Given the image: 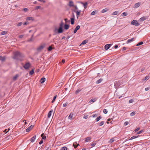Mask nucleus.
Returning a JSON list of instances; mask_svg holds the SVG:
<instances>
[{
	"label": "nucleus",
	"instance_id": "obj_1",
	"mask_svg": "<svg viewBox=\"0 0 150 150\" xmlns=\"http://www.w3.org/2000/svg\"><path fill=\"white\" fill-rule=\"evenodd\" d=\"M24 57L23 54L18 51H16L14 53V56L13 58L14 59L21 61L23 60Z\"/></svg>",
	"mask_w": 150,
	"mask_h": 150
},
{
	"label": "nucleus",
	"instance_id": "obj_2",
	"mask_svg": "<svg viewBox=\"0 0 150 150\" xmlns=\"http://www.w3.org/2000/svg\"><path fill=\"white\" fill-rule=\"evenodd\" d=\"M131 23L132 24L136 26H138L139 25V23L135 20H133Z\"/></svg>",
	"mask_w": 150,
	"mask_h": 150
},
{
	"label": "nucleus",
	"instance_id": "obj_3",
	"mask_svg": "<svg viewBox=\"0 0 150 150\" xmlns=\"http://www.w3.org/2000/svg\"><path fill=\"white\" fill-rule=\"evenodd\" d=\"M30 64L29 62H27L23 66V67L26 69H28L30 66Z\"/></svg>",
	"mask_w": 150,
	"mask_h": 150
},
{
	"label": "nucleus",
	"instance_id": "obj_4",
	"mask_svg": "<svg viewBox=\"0 0 150 150\" xmlns=\"http://www.w3.org/2000/svg\"><path fill=\"white\" fill-rule=\"evenodd\" d=\"M45 47V45H42L40 46H39V47H38L37 48V50L38 51H40L41 50H42L44 47Z\"/></svg>",
	"mask_w": 150,
	"mask_h": 150
},
{
	"label": "nucleus",
	"instance_id": "obj_5",
	"mask_svg": "<svg viewBox=\"0 0 150 150\" xmlns=\"http://www.w3.org/2000/svg\"><path fill=\"white\" fill-rule=\"evenodd\" d=\"M56 30H57L58 33H61L63 32V29L62 28H59L58 30L56 29L55 30V32Z\"/></svg>",
	"mask_w": 150,
	"mask_h": 150
},
{
	"label": "nucleus",
	"instance_id": "obj_6",
	"mask_svg": "<svg viewBox=\"0 0 150 150\" xmlns=\"http://www.w3.org/2000/svg\"><path fill=\"white\" fill-rule=\"evenodd\" d=\"M120 85V83L119 81H116L114 83V86L115 88L118 87Z\"/></svg>",
	"mask_w": 150,
	"mask_h": 150
},
{
	"label": "nucleus",
	"instance_id": "obj_7",
	"mask_svg": "<svg viewBox=\"0 0 150 150\" xmlns=\"http://www.w3.org/2000/svg\"><path fill=\"white\" fill-rule=\"evenodd\" d=\"M148 17L146 16L142 17L139 19V21L140 22L143 21L146 19Z\"/></svg>",
	"mask_w": 150,
	"mask_h": 150
},
{
	"label": "nucleus",
	"instance_id": "obj_8",
	"mask_svg": "<svg viewBox=\"0 0 150 150\" xmlns=\"http://www.w3.org/2000/svg\"><path fill=\"white\" fill-rule=\"evenodd\" d=\"M112 45V44H111L106 45L105 46V49L106 50H108Z\"/></svg>",
	"mask_w": 150,
	"mask_h": 150
},
{
	"label": "nucleus",
	"instance_id": "obj_9",
	"mask_svg": "<svg viewBox=\"0 0 150 150\" xmlns=\"http://www.w3.org/2000/svg\"><path fill=\"white\" fill-rule=\"evenodd\" d=\"M80 28V26L79 25H77L76 28H75V29H74V33H76V32Z\"/></svg>",
	"mask_w": 150,
	"mask_h": 150
},
{
	"label": "nucleus",
	"instance_id": "obj_10",
	"mask_svg": "<svg viewBox=\"0 0 150 150\" xmlns=\"http://www.w3.org/2000/svg\"><path fill=\"white\" fill-rule=\"evenodd\" d=\"M36 138V135H34L33 137H32L30 139V141L31 142H33L35 141Z\"/></svg>",
	"mask_w": 150,
	"mask_h": 150
},
{
	"label": "nucleus",
	"instance_id": "obj_11",
	"mask_svg": "<svg viewBox=\"0 0 150 150\" xmlns=\"http://www.w3.org/2000/svg\"><path fill=\"white\" fill-rule=\"evenodd\" d=\"M34 126L33 125H32L29 127L27 129H26V131L27 132H28L30 131V130L32 129L33 127Z\"/></svg>",
	"mask_w": 150,
	"mask_h": 150
},
{
	"label": "nucleus",
	"instance_id": "obj_12",
	"mask_svg": "<svg viewBox=\"0 0 150 150\" xmlns=\"http://www.w3.org/2000/svg\"><path fill=\"white\" fill-rule=\"evenodd\" d=\"M52 112L53 110H51L49 112L47 115V117L48 118L50 117Z\"/></svg>",
	"mask_w": 150,
	"mask_h": 150
},
{
	"label": "nucleus",
	"instance_id": "obj_13",
	"mask_svg": "<svg viewBox=\"0 0 150 150\" xmlns=\"http://www.w3.org/2000/svg\"><path fill=\"white\" fill-rule=\"evenodd\" d=\"M46 79L45 78L43 77L40 80V82L42 83H43L45 81Z\"/></svg>",
	"mask_w": 150,
	"mask_h": 150
},
{
	"label": "nucleus",
	"instance_id": "obj_14",
	"mask_svg": "<svg viewBox=\"0 0 150 150\" xmlns=\"http://www.w3.org/2000/svg\"><path fill=\"white\" fill-rule=\"evenodd\" d=\"M26 19L27 21H30V20L33 21L34 20V19L32 17H28Z\"/></svg>",
	"mask_w": 150,
	"mask_h": 150
},
{
	"label": "nucleus",
	"instance_id": "obj_15",
	"mask_svg": "<svg viewBox=\"0 0 150 150\" xmlns=\"http://www.w3.org/2000/svg\"><path fill=\"white\" fill-rule=\"evenodd\" d=\"M103 80V79H100L98 80L96 82V83L97 84H99Z\"/></svg>",
	"mask_w": 150,
	"mask_h": 150
},
{
	"label": "nucleus",
	"instance_id": "obj_16",
	"mask_svg": "<svg viewBox=\"0 0 150 150\" xmlns=\"http://www.w3.org/2000/svg\"><path fill=\"white\" fill-rule=\"evenodd\" d=\"M69 6L70 7H73L74 6L73 2L72 1H70L69 2Z\"/></svg>",
	"mask_w": 150,
	"mask_h": 150
},
{
	"label": "nucleus",
	"instance_id": "obj_17",
	"mask_svg": "<svg viewBox=\"0 0 150 150\" xmlns=\"http://www.w3.org/2000/svg\"><path fill=\"white\" fill-rule=\"evenodd\" d=\"M134 38H131V39H128L127 42V43H128L129 42H132L133 41H134Z\"/></svg>",
	"mask_w": 150,
	"mask_h": 150
},
{
	"label": "nucleus",
	"instance_id": "obj_18",
	"mask_svg": "<svg viewBox=\"0 0 150 150\" xmlns=\"http://www.w3.org/2000/svg\"><path fill=\"white\" fill-rule=\"evenodd\" d=\"M74 11L75 12H76L75 11ZM80 12H81V10H80L79 11H78L76 12L77 18H78V16L80 14Z\"/></svg>",
	"mask_w": 150,
	"mask_h": 150
},
{
	"label": "nucleus",
	"instance_id": "obj_19",
	"mask_svg": "<svg viewBox=\"0 0 150 150\" xmlns=\"http://www.w3.org/2000/svg\"><path fill=\"white\" fill-rule=\"evenodd\" d=\"M91 139V137H88L85 140V141L86 142H87L89 141Z\"/></svg>",
	"mask_w": 150,
	"mask_h": 150
},
{
	"label": "nucleus",
	"instance_id": "obj_20",
	"mask_svg": "<svg viewBox=\"0 0 150 150\" xmlns=\"http://www.w3.org/2000/svg\"><path fill=\"white\" fill-rule=\"evenodd\" d=\"M74 18H71V24L73 25L74 23Z\"/></svg>",
	"mask_w": 150,
	"mask_h": 150
},
{
	"label": "nucleus",
	"instance_id": "obj_21",
	"mask_svg": "<svg viewBox=\"0 0 150 150\" xmlns=\"http://www.w3.org/2000/svg\"><path fill=\"white\" fill-rule=\"evenodd\" d=\"M69 28V25L65 24L64 25V28L66 30H67Z\"/></svg>",
	"mask_w": 150,
	"mask_h": 150
},
{
	"label": "nucleus",
	"instance_id": "obj_22",
	"mask_svg": "<svg viewBox=\"0 0 150 150\" xmlns=\"http://www.w3.org/2000/svg\"><path fill=\"white\" fill-rule=\"evenodd\" d=\"M44 133H42L41 134V137H42V139H46V137L45 136H44Z\"/></svg>",
	"mask_w": 150,
	"mask_h": 150
},
{
	"label": "nucleus",
	"instance_id": "obj_23",
	"mask_svg": "<svg viewBox=\"0 0 150 150\" xmlns=\"http://www.w3.org/2000/svg\"><path fill=\"white\" fill-rule=\"evenodd\" d=\"M138 136H133V137H132L130 138L128 140H131L134 139L135 138H137L138 137Z\"/></svg>",
	"mask_w": 150,
	"mask_h": 150
},
{
	"label": "nucleus",
	"instance_id": "obj_24",
	"mask_svg": "<svg viewBox=\"0 0 150 150\" xmlns=\"http://www.w3.org/2000/svg\"><path fill=\"white\" fill-rule=\"evenodd\" d=\"M88 41L87 40H84L83 41L81 45V44L85 45L88 42Z\"/></svg>",
	"mask_w": 150,
	"mask_h": 150
},
{
	"label": "nucleus",
	"instance_id": "obj_25",
	"mask_svg": "<svg viewBox=\"0 0 150 150\" xmlns=\"http://www.w3.org/2000/svg\"><path fill=\"white\" fill-rule=\"evenodd\" d=\"M5 58L4 57H3L1 56H0V60L2 61H4L5 60Z\"/></svg>",
	"mask_w": 150,
	"mask_h": 150
},
{
	"label": "nucleus",
	"instance_id": "obj_26",
	"mask_svg": "<svg viewBox=\"0 0 150 150\" xmlns=\"http://www.w3.org/2000/svg\"><path fill=\"white\" fill-rule=\"evenodd\" d=\"M108 8H105V9L102 10L101 12L103 13H105V12H107V11H108Z\"/></svg>",
	"mask_w": 150,
	"mask_h": 150
},
{
	"label": "nucleus",
	"instance_id": "obj_27",
	"mask_svg": "<svg viewBox=\"0 0 150 150\" xmlns=\"http://www.w3.org/2000/svg\"><path fill=\"white\" fill-rule=\"evenodd\" d=\"M140 3H137L135 4V8H137L139 7L140 6Z\"/></svg>",
	"mask_w": 150,
	"mask_h": 150
},
{
	"label": "nucleus",
	"instance_id": "obj_28",
	"mask_svg": "<svg viewBox=\"0 0 150 150\" xmlns=\"http://www.w3.org/2000/svg\"><path fill=\"white\" fill-rule=\"evenodd\" d=\"M101 116H100L98 117L96 119V122L98 121L101 119Z\"/></svg>",
	"mask_w": 150,
	"mask_h": 150
},
{
	"label": "nucleus",
	"instance_id": "obj_29",
	"mask_svg": "<svg viewBox=\"0 0 150 150\" xmlns=\"http://www.w3.org/2000/svg\"><path fill=\"white\" fill-rule=\"evenodd\" d=\"M19 75L18 74H16L15 76H14L13 77V80H16L17 78L18 77Z\"/></svg>",
	"mask_w": 150,
	"mask_h": 150
},
{
	"label": "nucleus",
	"instance_id": "obj_30",
	"mask_svg": "<svg viewBox=\"0 0 150 150\" xmlns=\"http://www.w3.org/2000/svg\"><path fill=\"white\" fill-rule=\"evenodd\" d=\"M34 69H33L31 70V71H30V72L29 74L30 75H32L34 73Z\"/></svg>",
	"mask_w": 150,
	"mask_h": 150
},
{
	"label": "nucleus",
	"instance_id": "obj_31",
	"mask_svg": "<svg viewBox=\"0 0 150 150\" xmlns=\"http://www.w3.org/2000/svg\"><path fill=\"white\" fill-rule=\"evenodd\" d=\"M96 99H91L89 101V103H91V102H94L96 101Z\"/></svg>",
	"mask_w": 150,
	"mask_h": 150
},
{
	"label": "nucleus",
	"instance_id": "obj_32",
	"mask_svg": "<svg viewBox=\"0 0 150 150\" xmlns=\"http://www.w3.org/2000/svg\"><path fill=\"white\" fill-rule=\"evenodd\" d=\"M73 115L71 113L69 116L68 117V118L69 119H71L72 117L73 116Z\"/></svg>",
	"mask_w": 150,
	"mask_h": 150
},
{
	"label": "nucleus",
	"instance_id": "obj_33",
	"mask_svg": "<svg viewBox=\"0 0 150 150\" xmlns=\"http://www.w3.org/2000/svg\"><path fill=\"white\" fill-rule=\"evenodd\" d=\"M63 24H63V22H62V21L61 22V23L59 25V28H62V27H63Z\"/></svg>",
	"mask_w": 150,
	"mask_h": 150
},
{
	"label": "nucleus",
	"instance_id": "obj_34",
	"mask_svg": "<svg viewBox=\"0 0 150 150\" xmlns=\"http://www.w3.org/2000/svg\"><path fill=\"white\" fill-rule=\"evenodd\" d=\"M56 97H57V95H56L54 97L52 101V103H53L54 102V101L55 100V99L56 98Z\"/></svg>",
	"mask_w": 150,
	"mask_h": 150
},
{
	"label": "nucleus",
	"instance_id": "obj_35",
	"mask_svg": "<svg viewBox=\"0 0 150 150\" xmlns=\"http://www.w3.org/2000/svg\"><path fill=\"white\" fill-rule=\"evenodd\" d=\"M81 91V89H79L77 90L75 92V93L76 94L78 93Z\"/></svg>",
	"mask_w": 150,
	"mask_h": 150
},
{
	"label": "nucleus",
	"instance_id": "obj_36",
	"mask_svg": "<svg viewBox=\"0 0 150 150\" xmlns=\"http://www.w3.org/2000/svg\"><path fill=\"white\" fill-rule=\"evenodd\" d=\"M143 44V43L142 42H139L138 43H137L136 45V46H139L140 45H141Z\"/></svg>",
	"mask_w": 150,
	"mask_h": 150
},
{
	"label": "nucleus",
	"instance_id": "obj_37",
	"mask_svg": "<svg viewBox=\"0 0 150 150\" xmlns=\"http://www.w3.org/2000/svg\"><path fill=\"white\" fill-rule=\"evenodd\" d=\"M7 33V32L6 31H3L1 32V34L2 35H4L6 34Z\"/></svg>",
	"mask_w": 150,
	"mask_h": 150
},
{
	"label": "nucleus",
	"instance_id": "obj_38",
	"mask_svg": "<svg viewBox=\"0 0 150 150\" xmlns=\"http://www.w3.org/2000/svg\"><path fill=\"white\" fill-rule=\"evenodd\" d=\"M117 13H118V11H115L112 13V15H117Z\"/></svg>",
	"mask_w": 150,
	"mask_h": 150
},
{
	"label": "nucleus",
	"instance_id": "obj_39",
	"mask_svg": "<svg viewBox=\"0 0 150 150\" xmlns=\"http://www.w3.org/2000/svg\"><path fill=\"white\" fill-rule=\"evenodd\" d=\"M96 11H93L91 13V15H94L96 14Z\"/></svg>",
	"mask_w": 150,
	"mask_h": 150
},
{
	"label": "nucleus",
	"instance_id": "obj_40",
	"mask_svg": "<svg viewBox=\"0 0 150 150\" xmlns=\"http://www.w3.org/2000/svg\"><path fill=\"white\" fill-rule=\"evenodd\" d=\"M52 49V47L51 46H50L47 48V50L48 51H51Z\"/></svg>",
	"mask_w": 150,
	"mask_h": 150
},
{
	"label": "nucleus",
	"instance_id": "obj_41",
	"mask_svg": "<svg viewBox=\"0 0 150 150\" xmlns=\"http://www.w3.org/2000/svg\"><path fill=\"white\" fill-rule=\"evenodd\" d=\"M60 150H67V148L65 146L63 147Z\"/></svg>",
	"mask_w": 150,
	"mask_h": 150
},
{
	"label": "nucleus",
	"instance_id": "obj_42",
	"mask_svg": "<svg viewBox=\"0 0 150 150\" xmlns=\"http://www.w3.org/2000/svg\"><path fill=\"white\" fill-rule=\"evenodd\" d=\"M104 122L103 121H101L100 123H99V126H101L103 125L104 124Z\"/></svg>",
	"mask_w": 150,
	"mask_h": 150
},
{
	"label": "nucleus",
	"instance_id": "obj_43",
	"mask_svg": "<svg viewBox=\"0 0 150 150\" xmlns=\"http://www.w3.org/2000/svg\"><path fill=\"white\" fill-rule=\"evenodd\" d=\"M127 13L125 12H123L122 13V16H126L127 15Z\"/></svg>",
	"mask_w": 150,
	"mask_h": 150
},
{
	"label": "nucleus",
	"instance_id": "obj_44",
	"mask_svg": "<svg viewBox=\"0 0 150 150\" xmlns=\"http://www.w3.org/2000/svg\"><path fill=\"white\" fill-rule=\"evenodd\" d=\"M22 24L23 23L22 22H19L17 24V26H21Z\"/></svg>",
	"mask_w": 150,
	"mask_h": 150
},
{
	"label": "nucleus",
	"instance_id": "obj_45",
	"mask_svg": "<svg viewBox=\"0 0 150 150\" xmlns=\"http://www.w3.org/2000/svg\"><path fill=\"white\" fill-rule=\"evenodd\" d=\"M143 131V130H140V131H139V132H138L137 134H139L141 133Z\"/></svg>",
	"mask_w": 150,
	"mask_h": 150
},
{
	"label": "nucleus",
	"instance_id": "obj_46",
	"mask_svg": "<svg viewBox=\"0 0 150 150\" xmlns=\"http://www.w3.org/2000/svg\"><path fill=\"white\" fill-rule=\"evenodd\" d=\"M96 145V143H91V146L92 147H94Z\"/></svg>",
	"mask_w": 150,
	"mask_h": 150
},
{
	"label": "nucleus",
	"instance_id": "obj_47",
	"mask_svg": "<svg viewBox=\"0 0 150 150\" xmlns=\"http://www.w3.org/2000/svg\"><path fill=\"white\" fill-rule=\"evenodd\" d=\"M135 114V113L134 112H133L130 113V115L131 116H133Z\"/></svg>",
	"mask_w": 150,
	"mask_h": 150
},
{
	"label": "nucleus",
	"instance_id": "obj_48",
	"mask_svg": "<svg viewBox=\"0 0 150 150\" xmlns=\"http://www.w3.org/2000/svg\"><path fill=\"white\" fill-rule=\"evenodd\" d=\"M68 104V103L67 102L65 103H64L63 105V107H65Z\"/></svg>",
	"mask_w": 150,
	"mask_h": 150
},
{
	"label": "nucleus",
	"instance_id": "obj_49",
	"mask_svg": "<svg viewBox=\"0 0 150 150\" xmlns=\"http://www.w3.org/2000/svg\"><path fill=\"white\" fill-rule=\"evenodd\" d=\"M83 4L84 8H86V5L87 4V2H86L85 3H83Z\"/></svg>",
	"mask_w": 150,
	"mask_h": 150
},
{
	"label": "nucleus",
	"instance_id": "obj_50",
	"mask_svg": "<svg viewBox=\"0 0 150 150\" xmlns=\"http://www.w3.org/2000/svg\"><path fill=\"white\" fill-rule=\"evenodd\" d=\"M114 141V140L113 139H111L109 141V142L110 143H112V142H113Z\"/></svg>",
	"mask_w": 150,
	"mask_h": 150
},
{
	"label": "nucleus",
	"instance_id": "obj_51",
	"mask_svg": "<svg viewBox=\"0 0 150 150\" xmlns=\"http://www.w3.org/2000/svg\"><path fill=\"white\" fill-rule=\"evenodd\" d=\"M103 112L105 114H107L108 112V111L106 109H104L103 110Z\"/></svg>",
	"mask_w": 150,
	"mask_h": 150
},
{
	"label": "nucleus",
	"instance_id": "obj_52",
	"mask_svg": "<svg viewBox=\"0 0 150 150\" xmlns=\"http://www.w3.org/2000/svg\"><path fill=\"white\" fill-rule=\"evenodd\" d=\"M41 6H37L36 7L35 9L38 10L40 9V8Z\"/></svg>",
	"mask_w": 150,
	"mask_h": 150
},
{
	"label": "nucleus",
	"instance_id": "obj_53",
	"mask_svg": "<svg viewBox=\"0 0 150 150\" xmlns=\"http://www.w3.org/2000/svg\"><path fill=\"white\" fill-rule=\"evenodd\" d=\"M149 79V76H147L145 77L144 80H147Z\"/></svg>",
	"mask_w": 150,
	"mask_h": 150
},
{
	"label": "nucleus",
	"instance_id": "obj_54",
	"mask_svg": "<svg viewBox=\"0 0 150 150\" xmlns=\"http://www.w3.org/2000/svg\"><path fill=\"white\" fill-rule=\"evenodd\" d=\"M79 145V144H78L77 145H75L74 143L73 144V146H74V148H76V147H77L78 145Z\"/></svg>",
	"mask_w": 150,
	"mask_h": 150
},
{
	"label": "nucleus",
	"instance_id": "obj_55",
	"mask_svg": "<svg viewBox=\"0 0 150 150\" xmlns=\"http://www.w3.org/2000/svg\"><path fill=\"white\" fill-rule=\"evenodd\" d=\"M10 130V129L9 128L8 129V130L7 131V129H5L3 131L4 132H6V133L9 130Z\"/></svg>",
	"mask_w": 150,
	"mask_h": 150
},
{
	"label": "nucleus",
	"instance_id": "obj_56",
	"mask_svg": "<svg viewBox=\"0 0 150 150\" xmlns=\"http://www.w3.org/2000/svg\"><path fill=\"white\" fill-rule=\"evenodd\" d=\"M133 101L134 100L132 99H131L129 100V103H132L133 102Z\"/></svg>",
	"mask_w": 150,
	"mask_h": 150
},
{
	"label": "nucleus",
	"instance_id": "obj_57",
	"mask_svg": "<svg viewBox=\"0 0 150 150\" xmlns=\"http://www.w3.org/2000/svg\"><path fill=\"white\" fill-rule=\"evenodd\" d=\"M23 10L24 11H28V9L27 8H24L23 9Z\"/></svg>",
	"mask_w": 150,
	"mask_h": 150
},
{
	"label": "nucleus",
	"instance_id": "obj_58",
	"mask_svg": "<svg viewBox=\"0 0 150 150\" xmlns=\"http://www.w3.org/2000/svg\"><path fill=\"white\" fill-rule=\"evenodd\" d=\"M97 116V114H93L92 115V117H96Z\"/></svg>",
	"mask_w": 150,
	"mask_h": 150
},
{
	"label": "nucleus",
	"instance_id": "obj_59",
	"mask_svg": "<svg viewBox=\"0 0 150 150\" xmlns=\"http://www.w3.org/2000/svg\"><path fill=\"white\" fill-rule=\"evenodd\" d=\"M128 122H125L124 123V125L125 126H126L128 124Z\"/></svg>",
	"mask_w": 150,
	"mask_h": 150
},
{
	"label": "nucleus",
	"instance_id": "obj_60",
	"mask_svg": "<svg viewBox=\"0 0 150 150\" xmlns=\"http://www.w3.org/2000/svg\"><path fill=\"white\" fill-rule=\"evenodd\" d=\"M23 35H20L19 36V38H23Z\"/></svg>",
	"mask_w": 150,
	"mask_h": 150
},
{
	"label": "nucleus",
	"instance_id": "obj_61",
	"mask_svg": "<svg viewBox=\"0 0 150 150\" xmlns=\"http://www.w3.org/2000/svg\"><path fill=\"white\" fill-rule=\"evenodd\" d=\"M139 129H140V128L139 127H138V128H137L136 129H135V132H137L138 131H139Z\"/></svg>",
	"mask_w": 150,
	"mask_h": 150
},
{
	"label": "nucleus",
	"instance_id": "obj_62",
	"mask_svg": "<svg viewBox=\"0 0 150 150\" xmlns=\"http://www.w3.org/2000/svg\"><path fill=\"white\" fill-rule=\"evenodd\" d=\"M29 23L27 21L26 22L23 23L24 25H28Z\"/></svg>",
	"mask_w": 150,
	"mask_h": 150
},
{
	"label": "nucleus",
	"instance_id": "obj_63",
	"mask_svg": "<svg viewBox=\"0 0 150 150\" xmlns=\"http://www.w3.org/2000/svg\"><path fill=\"white\" fill-rule=\"evenodd\" d=\"M43 140H42H42H41L40 141V142H39V144H42V143H43Z\"/></svg>",
	"mask_w": 150,
	"mask_h": 150
},
{
	"label": "nucleus",
	"instance_id": "obj_64",
	"mask_svg": "<svg viewBox=\"0 0 150 150\" xmlns=\"http://www.w3.org/2000/svg\"><path fill=\"white\" fill-rule=\"evenodd\" d=\"M88 116L85 115L84 116L83 118L84 119H86L88 118Z\"/></svg>",
	"mask_w": 150,
	"mask_h": 150
}]
</instances>
